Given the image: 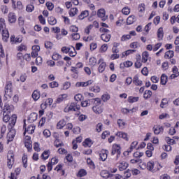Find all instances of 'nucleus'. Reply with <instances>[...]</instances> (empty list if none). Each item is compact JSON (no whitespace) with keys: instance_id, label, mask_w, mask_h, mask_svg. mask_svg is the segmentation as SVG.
<instances>
[{"instance_id":"7ed1b4c3","label":"nucleus","mask_w":179,"mask_h":179,"mask_svg":"<svg viewBox=\"0 0 179 179\" xmlns=\"http://www.w3.org/2000/svg\"><path fill=\"white\" fill-rule=\"evenodd\" d=\"M80 110V106L76 102H73L69 106L64 108V113H69V111H79Z\"/></svg>"},{"instance_id":"4468645a","label":"nucleus","mask_w":179,"mask_h":179,"mask_svg":"<svg viewBox=\"0 0 179 179\" xmlns=\"http://www.w3.org/2000/svg\"><path fill=\"white\" fill-rule=\"evenodd\" d=\"M8 20L9 23H15L16 22V15H15V13H8Z\"/></svg>"},{"instance_id":"4c0bfd02","label":"nucleus","mask_w":179,"mask_h":179,"mask_svg":"<svg viewBox=\"0 0 179 179\" xmlns=\"http://www.w3.org/2000/svg\"><path fill=\"white\" fill-rule=\"evenodd\" d=\"M137 145H138L137 141L132 142L129 149L127 150V152L131 153V152H132V150H134V149H135V148H136Z\"/></svg>"},{"instance_id":"de8ad7c7","label":"nucleus","mask_w":179,"mask_h":179,"mask_svg":"<svg viewBox=\"0 0 179 179\" xmlns=\"http://www.w3.org/2000/svg\"><path fill=\"white\" fill-rule=\"evenodd\" d=\"M69 31L71 33H78V31H79V29L76 26L72 25L69 27Z\"/></svg>"},{"instance_id":"ddd939ff","label":"nucleus","mask_w":179,"mask_h":179,"mask_svg":"<svg viewBox=\"0 0 179 179\" xmlns=\"http://www.w3.org/2000/svg\"><path fill=\"white\" fill-rule=\"evenodd\" d=\"M26 140L24 141L25 147L28 149V150H31V148L33 145H31V141L30 140V136H26Z\"/></svg>"},{"instance_id":"a211bd4d","label":"nucleus","mask_w":179,"mask_h":179,"mask_svg":"<svg viewBox=\"0 0 179 179\" xmlns=\"http://www.w3.org/2000/svg\"><path fill=\"white\" fill-rule=\"evenodd\" d=\"M101 38L103 41H105V43H108L111 38V35L108 34H102L101 35Z\"/></svg>"},{"instance_id":"6e6552de","label":"nucleus","mask_w":179,"mask_h":179,"mask_svg":"<svg viewBox=\"0 0 179 179\" xmlns=\"http://www.w3.org/2000/svg\"><path fill=\"white\" fill-rule=\"evenodd\" d=\"M40 52V47L38 45L32 46V52H31V58H36L38 56Z\"/></svg>"},{"instance_id":"09e8293b","label":"nucleus","mask_w":179,"mask_h":179,"mask_svg":"<svg viewBox=\"0 0 179 179\" xmlns=\"http://www.w3.org/2000/svg\"><path fill=\"white\" fill-rule=\"evenodd\" d=\"M72 39L74 41H78L80 38V35L78 33H73L71 34Z\"/></svg>"},{"instance_id":"c85d7f7f","label":"nucleus","mask_w":179,"mask_h":179,"mask_svg":"<svg viewBox=\"0 0 179 179\" xmlns=\"http://www.w3.org/2000/svg\"><path fill=\"white\" fill-rule=\"evenodd\" d=\"M37 120V113H32L30 114L29 117V122H34V121Z\"/></svg>"},{"instance_id":"a18cd8bd","label":"nucleus","mask_w":179,"mask_h":179,"mask_svg":"<svg viewBox=\"0 0 179 179\" xmlns=\"http://www.w3.org/2000/svg\"><path fill=\"white\" fill-rule=\"evenodd\" d=\"M139 100V97H134V96H129L128 98V102L129 103H136Z\"/></svg>"},{"instance_id":"4d7b16f0","label":"nucleus","mask_w":179,"mask_h":179,"mask_svg":"<svg viewBox=\"0 0 179 179\" xmlns=\"http://www.w3.org/2000/svg\"><path fill=\"white\" fill-rule=\"evenodd\" d=\"M74 99L76 101H81L82 99H83V96L82 95V94H77L76 95H75Z\"/></svg>"},{"instance_id":"dca6fc26","label":"nucleus","mask_w":179,"mask_h":179,"mask_svg":"<svg viewBox=\"0 0 179 179\" xmlns=\"http://www.w3.org/2000/svg\"><path fill=\"white\" fill-rule=\"evenodd\" d=\"M14 162H15V159H13V155H10V158H9V156H8L7 166L8 169H12Z\"/></svg>"},{"instance_id":"8fccbe9b","label":"nucleus","mask_w":179,"mask_h":179,"mask_svg":"<svg viewBox=\"0 0 179 179\" xmlns=\"http://www.w3.org/2000/svg\"><path fill=\"white\" fill-rule=\"evenodd\" d=\"M122 13H123V15H129V13H131V10L128 7H124L122 10Z\"/></svg>"},{"instance_id":"e433bc0d","label":"nucleus","mask_w":179,"mask_h":179,"mask_svg":"<svg viewBox=\"0 0 179 179\" xmlns=\"http://www.w3.org/2000/svg\"><path fill=\"white\" fill-rule=\"evenodd\" d=\"M92 101H94V107H101L100 106L101 105V99H100L99 98H96V99H92Z\"/></svg>"},{"instance_id":"5fc2aeb1","label":"nucleus","mask_w":179,"mask_h":179,"mask_svg":"<svg viewBox=\"0 0 179 179\" xmlns=\"http://www.w3.org/2000/svg\"><path fill=\"white\" fill-rule=\"evenodd\" d=\"M52 58L54 61H58V59H62V56L59 55L58 53H55L52 56Z\"/></svg>"},{"instance_id":"393cba45","label":"nucleus","mask_w":179,"mask_h":179,"mask_svg":"<svg viewBox=\"0 0 179 179\" xmlns=\"http://www.w3.org/2000/svg\"><path fill=\"white\" fill-rule=\"evenodd\" d=\"M87 16H89V11L88 10H84L78 16V19L80 20H83V19H85V17H87Z\"/></svg>"},{"instance_id":"a19ab883","label":"nucleus","mask_w":179,"mask_h":179,"mask_svg":"<svg viewBox=\"0 0 179 179\" xmlns=\"http://www.w3.org/2000/svg\"><path fill=\"white\" fill-rule=\"evenodd\" d=\"M41 157H43V160H47L50 157V150L44 151L41 155Z\"/></svg>"},{"instance_id":"4be33fe9","label":"nucleus","mask_w":179,"mask_h":179,"mask_svg":"<svg viewBox=\"0 0 179 179\" xmlns=\"http://www.w3.org/2000/svg\"><path fill=\"white\" fill-rule=\"evenodd\" d=\"M148 59H149V52L145 51L142 54V62L146 64L148 62Z\"/></svg>"},{"instance_id":"0eeeda50","label":"nucleus","mask_w":179,"mask_h":179,"mask_svg":"<svg viewBox=\"0 0 179 179\" xmlns=\"http://www.w3.org/2000/svg\"><path fill=\"white\" fill-rule=\"evenodd\" d=\"M24 122H26V120H24ZM24 129H25L24 131V136H26V132H27L28 134H30L31 135V134H34V129H36V127H34L33 125H29L28 126L27 128H26V122L24 123Z\"/></svg>"},{"instance_id":"5701e85b","label":"nucleus","mask_w":179,"mask_h":179,"mask_svg":"<svg viewBox=\"0 0 179 179\" xmlns=\"http://www.w3.org/2000/svg\"><path fill=\"white\" fill-rule=\"evenodd\" d=\"M32 99L35 101H37V100H38V99H40V92H38V90L34 91V92L32 93Z\"/></svg>"},{"instance_id":"69168bd1","label":"nucleus","mask_w":179,"mask_h":179,"mask_svg":"<svg viewBox=\"0 0 179 179\" xmlns=\"http://www.w3.org/2000/svg\"><path fill=\"white\" fill-rule=\"evenodd\" d=\"M22 163L24 167L26 169L27 167V157L26 155L22 157Z\"/></svg>"},{"instance_id":"2f4dec72","label":"nucleus","mask_w":179,"mask_h":179,"mask_svg":"<svg viewBox=\"0 0 179 179\" xmlns=\"http://www.w3.org/2000/svg\"><path fill=\"white\" fill-rule=\"evenodd\" d=\"M6 29V24H5V19L0 18V31Z\"/></svg>"},{"instance_id":"6e6d98bb","label":"nucleus","mask_w":179,"mask_h":179,"mask_svg":"<svg viewBox=\"0 0 179 179\" xmlns=\"http://www.w3.org/2000/svg\"><path fill=\"white\" fill-rule=\"evenodd\" d=\"M128 40H131V35H123L121 38V41H128Z\"/></svg>"},{"instance_id":"f8f14e48","label":"nucleus","mask_w":179,"mask_h":179,"mask_svg":"<svg viewBox=\"0 0 179 179\" xmlns=\"http://www.w3.org/2000/svg\"><path fill=\"white\" fill-rule=\"evenodd\" d=\"M117 166L120 170V171H124V170H127L128 167V163L125 162H119L117 164Z\"/></svg>"},{"instance_id":"bb28decb","label":"nucleus","mask_w":179,"mask_h":179,"mask_svg":"<svg viewBox=\"0 0 179 179\" xmlns=\"http://www.w3.org/2000/svg\"><path fill=\"white\" fill-rule=\"evenodd\" d=\"M100 174H101V177H102L103 178H105V179H107L108 178H111V175L107 171H101Z\"/></svg>"},{"instance_id":"9b49d317","label":"nucleus","mask_w":179,"mask_h":179,"mask_svg":"<svg viewBox=\"0 0 179 179\" xmlns=\"http://www.w3.org/2000/svg\"><path fill=\"white\" fill-rule=\"evenodd\" d=\"M99 64H100L98 68L99 72H101V73L104 72V71H106V66H107V64H106V62H103V59H100L99 60Z\"/></svg>"},{"instance_id":"473e14b6","label":"nucleus","mask_w":179,"mask_h":179,"mask_svg":"<svg viewBox=\"0 0 179 179\" xmlns=\"http://www.w3.org/2000/svg\"><path fill=\"white\" fill-rule=\"evenodd\" d=\"M134 52H136V50H128L123 52L122 58H124V57H128V55H130V54H134Z\"/></svg>"},{"instance_id":"338daca9","label":"nucleus","mask_w":179,"mask_h":179,"mask_svg":"<svg viewBox=\"0 0 179 179\" xmlns=\"http://www.w3.org/2000/svg\"><path fill=\"white\" fill-rule=\"evenodd\" d=\"M108 50V46H107V44H103L101 45L100 51L101 52H106Z\"/></svg>"},{"instance_id":"f03ea898","label":"nucleus","mask_w":179,"mask_h":179,"mask_svg":"<svg viewBox=\"0 0 179 179\" xmlns=\"http://www.w3.org/2000/svg\"><path fill=\"white\" fill-rule=\"evenodd\" d=\"M12 96H13V87L12 83L8 81L4 87V97L6 99H12Z\"/></svg>"},{"instance_id":"f704fd0d","label":"nucleus","mask_w":179,"mask_h":179,"mask_svg":"<svg viewBox=\"0 0 179 179\" xmlns=\"http://www.w3.org/2000/svg\"><path fill=\"white\" fill-rule=\"evenodd\" d=\"M78 10L77 8H71L69 10V15L71 17H73V16H75V15H78Z\"/></svg>"},{"instance_id":"864d4df0","label":"nucleus","mask_w":179,"mask_h":179,"mask_svg":"<svg viewBox=\"0 0 179 179\" xmlns=\"http://www.w3.org/2000/svg\"><path fill=\"white\" fill-rule=\"evenodd\" d=\"M166 141L168 145H176V141L174 139L170 138V137H166Z\"/></svg>"},{"instance_id":"f3484780","label":"nucleus","mask_w":179,"mask_h":179,"mask_svg":"<svg viewBox=\"0 0 179 179\" xmlns=\"http://www.w3.org/2000/svg\"><path fill=\"white\" fill-rule=\"evenodd\" d=\"M133 83L136 86H142L143 85V83L142 80H139V78L137 76H135L133 78Z\"/></svg>"},{"instance_id":"f257e3e1","label":"nucleus","mask_w":179,"mask_h":179,"mask_svg":"<svg viewBox=\"0 0 179 179\" xmlns=\"http://www.w3.org/2000/svg\"><path fill=\"white\" fill-rule=\"evenodd\" d=\"M17 120V115H16V114L12 115L11 120H10V122L9 123V127L10 128H11V129L7 134V143H9V142L13 141V139H15V136L16 135V130L12 128L15 127Z\"/></svg>"},{"instance_id":"052dcab7","label":"nucleus","mask_w":179,"mask_h":179,"mask_svg":"<svg viewBox=\"0 0 179 179\" xmlns=\"http://www.w3.org/2000/svg\"><path fill=\"white\" fill-rule=\"evenodd\" d=\"M43 136L45 138H50V136H51V131H50V130H48V129H45L43 131Z\"/></svg>"},{"instance_id":"49530a36","label":"nucleus","mask_w":179,"mask_h":179,"mask_svg":"<svg viewBox=\"0 0 179 179\" xmlns=\"http://www.w3.org/2000/svg\"><path fill=\"white\" fill-rule=\"evenodd\" d=\"M27 12L31 13L34 10V6L33 4H28L26 7Z\"/></svg>"},{"instance_id":"ea45409f","label":"nucleus","mask_w":179,"mask_h":179,"mask_svg":"<svg viewBox=\"0 0 179 179\" xmlns=\"http://www.w3.org/2000/svg\"><path fill=\"white\" fill-rule=\"evenodd\" d=\"M143 97L144 99H145V100H148V99H150V97H152V91L146 90L143 94Z\"/></svg>"},{"instance_id":"774afa93","label":"nucleus","mask_w":179,"mask_h":179,"mask_svg":"<svg viewBox=\"0 0 179 179\" xmlns=\"http://www.w3.org/2000/svg\"><path fill=\"white\" fill-rule=\"evenodd\" d=\"M52 43L48 41L45 43V48H49L50 50H51L52 48Z\"/></svg>"},{"instance_id":"0e129e2a","label":"nucleus","mask_w":179,"mask_h":179,"mask_svg":"<svg viewBox=\"0 0 179 179\" xmlns=\"http://www.w3.org/2000/svg\"><path fill=\"white\" fill-rule=\"evenodd\" d=\"M46 6H47L48 10H52L54 9V4L51 2H47Z\"/></svg>"},{"instance_id":"bf43d9fd","label":"nucleus","mask_w":179,"mask_h":179,"mask_svg":"<svg viewBox=\"0 0 179 179\" xmlns=\"http://www.w3.org/2000/svg\"><path fill=\"white\" fill-rule=\"evenodd\" d=\"M76 87H86V82H78L76 84Z\"/></svg>"},{"instance_id":"603ef678","label":"nucleus","mask_w":179,"mask_h":179,"mask_svg":"<svg viewBox=\"0 0 179 179\" xmlns=\"http://www.w3.org/2000/svg\"><path fill=\"white\" fill-rule=\"evenodd\" d=\"M70 48L71 46L69 47L64 46L62 48L61 51L62 52H63V54H69Z\"/></svg>"},{"instance_id":"680f3d73","label":"nucleus","mask_w":179,"mask_h":179,"mask_svg":"<svg viewBox=\"0 0 179 179\" xmlns=\"http://www.w3.org/2000/svg\"><path fill=\"white\" fill-rule=\"evenodd\" d=\"M87 164H89V166H91V169H94V167H95L94 163L90 158H87Z\"/></svg>"},{"instance_id":"423d86ee","label":"nucleus","mask_w":179,"mask_h":179,"mask_svg":"<svg viewBox=\"0 0 179 179\" xmlns=\"http://www.w3.org/2000/svg\"><path fill=\"white\" fill-rule=\"evenodd\" d=\"M13 110H15V106H13V105L9 103H6L4 107L2 108V113H4V114H10Z\"/></svg>"},{"instance_id":"39448f33","label":"nucleus","mask_w":179,"mask_h":179,"mask_svg":"<svg viewBox=\"0 0 179 179\" xmlns=\"http://www.w3.org/2000/svg\"><path fill=\"white\" fill-rule=\"evenodd\" d=\"M111 155L114 156V155H117L116 160H118V157L121 156V146L117 144H114L112 147Z\"/></svg>"},{"instance_id":"6ab92c4d","label":"nucleus","mask_w":179,"mask_h":179,"mask_svg":"<svg viewBox=\"0 0 179 179\" xmlns=\"http://www.w3.org/2000/svg\"><path fill=\"white\" fill-rule=\"evenodd\" d=\"M135 22H136V17L135 15H130L127 20V24H133Z\"/></svg>"},{"instance_id":"9d476101","label":"nucleus","mask_w":179,"mask_h":179,"mask_svg":"<svg viewBox=\"0 0 179 179\" xmlns=\"http://www.w3.org/2000/svg\"><path fill=\"white\" fill-rule=\"evenodd\" d=\"M98 17H101L103 22L107 20V16H106V10L101 8L98 10L97 13Z\"/></svg>"},{"instance_id":"a878e982","label":"nucleus","mask_w":179,"mask_h":179,"mask_svg":"<svg viewBox=\"0 0 179 179\" xmlns=\"http://www.w3.org/2000/svg\"><path fill=\"white\" fill-rule=\"evenodd\" d=\"M1 32L3 36V40H8V38H9V31H8V29L6 28V29H3Z\"/></svg>"},{"instance_id":"7c9ffc66","label":"nucleus","mask_w":179,"mask_h":179,"mask_svg":"<svg viewBox=\"0 0 179 179\" xmlns=\"http://www.w3.org/2000/svg\"><path fill=\"white\" fill-rule=\"evenodd\" d=\"M69 55L70 57H76V50H75V47L70 46V49L69 51Z\"/></svg>"},{"instance_id":"c03bdc74","label":"nucleus","mask_w":179,"mask_h":179,"mask_svg":"<svg viewBox=\"0 0 179 179\" xmlns=\"http://www.w3.org/2000/svg\"><path fill=\"white\" fill-rule=\"evenodd\" d=\"M167 83V76L162 74L161 76V85H166Z\"/></svg>"},{"instance_id":"2eb2a0df","label":"nucleus","mask_w":179,"mask_h":179,"mask_svg":"<svg viewBox=\"0 0 179 179\" xmlns=\"http://www.w3.org/2000/svg\"><path fill=\"white\" fill-rule=\"evenodd\" d=\"M153 131L155 135H159V134H160L161 132H163L164 131L163 126H160V125L154 126Z\"/></svg>"},{"instance_id":"3c124183","label":"nucleus","mask_w":179,"mask_h":179,"mask_svg":"<svg viewBox=\"0 0 179 179\" xmlns=\"http://www.w3.org/2000/svg\"><path fill=\"white\" fill-rule=\"evenodd\" d=\"M86 174H87L86 170L80 169L78 173V177H85Z\"/></svg>"},{"instance_id":"72a5a7b5","label":"nucleus","mask_w":179,"mask_h":179,"mask_svg":"<svg viewBox=\"0 0 179 179\" xmlns=\"http://www.w3.org/2000/svg\"><path fill=\"white\" fill-rule=\"evenodd\" d=\"M48 22L51 26L57 24V19H55L54 17H49L48 18Z\"/></svg>"},{"instance_id":"e2e57ef3","label":"nucleus","mask_w":179,"mask_h":179,"mask_svg":"<svg viewBox=\"0 0 179 179\" xmlns=\"http://www.w3.org/2000/svg\"><path fill=\"white\" fill-rule=\"evenodd\" d=\"M49 86L51 87V89H54L55 87H58L59 84L57 83V81H53L49 84Z\"/></svg>"},{"instance_id":"aec40b11","label":"nucleus","mask_w":179,"mask_h":179,"mask_svg":"<svg viewBox=\"0 0 179 179\" xmlns=\"http://www.w3.org/2000/svg\"><path fill=\"white\" fill-rule=\"evenodd\" d=\"M157 35L158 37V40H163V37H164V32L163 31V28H159Z\"/></svg>"},{"instance_id":"c9c22d12","label":"nucleus","mask_w":179,"mask_h":179,"mask_svg":"<svg viewBox=\"0 0 179 179\" xmlns=\"http://www.w3.org/2000/svg\"><path fill=\"white\" fill-rule=\"evenodd\" d=\"M147 169L149 170V171H153V169L155 167V162H149L146 164Z\"/></svg>"},{"instance_id":"58836bf2","label":"nucleus","mask_w":179,"mask_h":179,"mask_svg":"<svg viewBox=\"0 0 179 179\" xmlns=\"http://www.w3.org/2000/svg\"><path fill=\"white\" fill-rule=\"evenodd\" d=\"M9 120H10V115H9V113H5L3 112V122H9Z\"/></svg>"},{"instance_id":"1a4fd4ad","label":"nucleus","mask_w":179,"mask_h":179,"mask_svg":"<svg viewBox=\"0 0 179 179\" xmlns=\"http://www.w3.org/2000/svg\"><path fill=\"white\" fill-rule=\"evenodd\" d=\"M108 156V150H101V152L99 153V159L102 162H106L107 160V157Z\"/></svg>"},{"instance_id":"c756f323","label":"nucleus","mask_w":179,"mask_h":179,"mask_svg":"<svg viewBox=\"0 0 179 179\" xmlns=\"http://www.w3.org/2000/svg\"><path fill=\"white\" fill-rule=\"evenodd\" d=\"M65 125H66V122L65 120H62L57 123V127L58 129H62Z\"/></svg>"},{"instance_id":"b1692460","label":"nucleus","mask_w":179,"mask_h":179,"mask_svg":"<svg viewBox=\"0 0 179 179\" xmlns=\"http://www.w3.org/2000/svg\"><path fill=\"white\" fill-rule=\"evenodd\" d=\"M92 110L95 114H101V113H103V108L101 106H93Z\"/></svg>"},{"instance_id":"cd10ccee","label":"nucleus","mask_w":179,"mask_h":179,"mask_svg":"<svg viewBox=\"0 0 179 179\" xmlns=\"http://www.w3.org/2000/svg\"><path fill=\"white\" fill-rule=\"evenodd\" d=\"M173 57H174V51L169 50L166 52H165L164 58L170 59L173 58Z\"/></svg>"},{"instance_id":"13d9d810","label":"nucleus","mask_w":179,"mask_h":179,"mask_svg":"<svg viewBox=\"0 0 179 179\" xmlns=\"http://www.w3.org/2000/svg\"><path fill=\"white\" fill-rule=\"evenodd\" d=\"M90 100L83 101L81 102L82 107H89L90 106Z\"/></svg>"},{"instance_id":"37998d69","label":"nucleus","mask_w":179,"mask_h":179,"mask_svg":"<svg viewBox=\"0 0 179 179\" xmlns=\"http://www.w3.org/2000/svg\"><path fill=\"white\" fill-rule=\"evenodd\" d=\"M96 64H97V59H96L95 57H91L89 59V64L91 66H94L96 65Z\"/></svg>"},{"instance_id":"79ce46f5","label":"nucleus","mask_w":179,"mask_h":179,"mask_svg":"<svg viewBox=\"0 0 179 179\" xmlns=\"http://www.w3.org/2000/svg\"><path fill=\"white\" fill-rule=\"evenodd\" d=\"M66 97H68V95L66 94L59 95L56 101V103H61L62 101H64Z\"/></svg>"},{"instance_id":"20e7f679","label":"nucleus","mask_w":179,"mask_h":179,"mask_svg":"<svg viewBox=\"0 0 179 179\" xmlns=\"http://www.w3.org/2000/svg\"><path fill=\"white\" fill-rule=\"evenodd\" d=\"M3 103L2 102V96L0 95V117L2 115V106ZM6 132V126H2L0 131V139H2L5 136Z\"/></svg>"},{"instance_id":"412c9836","label":"nucleus","mask_w":179,"mask_h":179,"mask_svg":"<svg viewBox=\"0 0 179 179\" xmlns=\"http://www.w3.org/2000/svg\"><path fill=\"white\" fill-rule=\"evenodd\" d=\"M92 145H93V142L90 138H87L83 142V145H84L85 148H91Z\"/></svg>"}]
</instances>
